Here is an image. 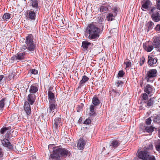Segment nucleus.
I'll use <instances>...</instances> for the list:
<instances>
[{"label":"nucleus","instance_id":"423d86ee","mask_svg":"<svg viewBox=\"0 0 160 160\" xmlns=\"http://www.w3.org/2000/svg\"><path fill=\"white\" fill-rule=\"evenodd\" d=\"M93 43L87 40L84 41L82 43L81 49L85 52L86 51L91 52V50L93 48Z\"/></svg>","mask_w":160,"mask_h":160},{"label":"nucleus","instance_id":"8fccbe9b","mask_svg":"<svg viewBox=\"0 0 160 160\" xmlns=\"http://www.w3.org/2000/svg\"><path fill=\"white\" fill-rule=\"evenodd\" d=\"M154 29L158 32H160V24L157 25L154 28Z\"/></svg>","mask_w":160,"mask_h":160},{"label":"nucleus","instance_id":"680f3d73","mask_svg":"<svg viewBox=\"0 0 160 160\" xmlns=\"http://www.w3.org/2000/svg\"><path fill=\"white\" fill-rule=\"evenodd\" d=\"M158 136L160 138V128H158Z\"/></svg>","mask_w":160,"mask_h":160},{"label":"nucleus","instance_id":"58836bf2","mask_svg":"<svg viewBox=\"0 0 160 160\" xmlns=\"http://www.w3.org/2000/svg\"><path fill=\"white\" fill-rule=\"evenodd\" d=\"M119 8L118 7L116 6L112 9V12L115 16H117V12H118V10Z\"/></svg>","mask_w":160,"mask_h":160},{"label":"nucleus","instance_id":"1a4fd4ad","mask_svg":"<svg viewBox=\"0 0 160 160\" xmlns=\"http://www.w3.org/2000/svg\"><path fill=\"white\" fill-rule=\"evenodd\" d=\"M61 125V118L59 117L56 118L53 122V128L54 133L58 132V128L60 127Z\"/></svg>","mask_w":160,"mask_h":160},{"label":"nucleus","instance_id":"79ce46f5","mask_svg":"<svg viewBox=\"0 0 160 160\" xmlns=\"http://www.w3.org/2000/svg\"><path fill=\"white\" fill-rule=\"evenodd\" d=\"M156 150L160 152V140H158L156 144Z\"/></svg>","mask_w":160,"mask_h":160},{"label":"nucleus","instance_id":"5fc2aeb1","mask_svg":"<svg viewBox=\"0 0 160 160\" xmlns=\"http://www.w3.org/2000/svg\"><path fill=\"white\" fill-rule=\"evenodd\" d=\"M8 78L9 79H11L14 78V74L13 72L10 73L8 76Z\"/></svg>","mask_w":160,"mask_h":160},{"label":"nucleus","instance_id":"6ab92c4d","mask_svg":"<svg viewBox=\"0 0 160 160\" xmlns=\"http://www.w3.org/2000/svg\"><path fill=\"white\" fill-rule=\"evenodd\" d=\"M152 20L155 22H158L160 20V15L157 11L153 12L151 15Z\"/></svg>","mask_w":160,"mask_h":160},{"label":"nucleus","instance_id":"0e129e2a","mask_svg":"<svg viewBox=\"0 0 160 160\" xmlns=\"http://www.w3.org/2000/svg\"><path fill=\"white\" fill-rule=\"evenodd\" d=\"M157 51L160 52V49H159Z\"/></svg>","mask_w":160,"mask_h":160},{"label":"nucleus","instance_id":"f704fd0d","mask_svg":"<svg viewBox=\"0 0 160 160\" xmlns=\"http://www.w3.org/2000/svg\"><path fill=\"white\" fill-rule=\"evenodd\" d=\"M154 25V23L152 21L149 22L147 24V27L148 28V31H149L150 30H151L152 28Z\"/></svg>","mask_w":160,"mask_h":160},{"label":"nucleus","instance_id":"7c9ffc66","mask_svg":"<svg viewBox=\"0 0 160 160\" xmlns=\"http://www.w3.org/2000/svg\"><path fill=\"white\" fill-rule=\"evenodd\" d=\"M154 128H155L152 126L146 127L144 130V132L149 133H152L154 131Z\"/></svg>","mask_w":160,"mask_h":160},{"label":"nucleus","instance_id":"4468645a","mask_svg":"<svg viewBox=\"0 0 160 160\" xmlns=\"http://www.w3.org/2000/svg\"><path fill=\"white\" fill-rule=\"evenodd\" d=\"M143 46L144 49L148 52H151L153 49L154 47L153 44H150L149 41L144 43Z\"/></svg>","mask_w":160,"mask_h":160},{"label":"nucleus","instance_id":"f257e3e1","mask_svg":"<svg viewBox=\"0 0 160 160\" xmlns=\"http://www.w3.org/2000/svg\"><path fill=\"white\" fill-rule=\"evenodd\" d=\"M101 29L98 25V23L93 22L88 24L86 29L85 32L88 38L91 40L95 41L98 39L100 36Z\"/></svg>","mask_w":160,"mask_h":160},{"label":"nucleus","instance_id":"bf43d9fd","mask_svg":"<svg viewBox=\"0 0 160 160\" xmlns=\"http://www.w3.org/2000/svg\"><path fill=\"white\" fill-rule=\"evenodd\" d=\"M143 81L142 80H141L140 81V86L141 87H142L143 84Z\"/></svg>","mask_w":160,"mask_h":160},{"label":"nucleus","instance_id":"3c124183","mask_svg":"<svg viewBox=\"0 0 160 160\" xmlns=\"http://www.w3.org/2000/svg\"><path fill=\"white\" fill-rule=\"evenodd\" d=\"M91 120L89 119H86L84 122V124H89L91 123Z\"/></svg>","mask_w":160,"mask_h":160},{"label":"nucleus","instance_id":"a18cd8bd","mask_svg":"<svg viewBox=\"0 0 160 160\" xmlns=\"http://www.w3.org/2000/svg\"><path fill=\"white\" fill-rule=\"evenodd\" d=\"M125 74V73L122 70L120 71L118 74V75L119 77L121 78L123 77L124 75Z\"/></svg>","mask_w":160,"mask_h":160},{"label":"nucleus","instance_id":"37998d69","mask_svg":"<svg viewBox=\"0 0 160 160\" xmlns=\"http://www.w3.org/2000/svg\"><path fill=\"white\" fill-rule=\"evenodd\" d=\"M146 93H144L142 94V99L144 101H146L148 98V96Z\"/></svg>","mask_w":160,"mask_h":160},{"label":"nucleus","instance_id":"2eb2a0df","mask_svg":"<svg viewBox=\"0 0 160 160\" xmlns=\"http://www.w3.org/2000/svg\"><path fill=\"white\" fill-rule=\"evenodd\" d=\"M152 44L154 48H157V50L160 49V37L156 36L154 39Z\"/></svg>","mask_w":160,"mask_h":160},{"label":"nucleus","instance_id":"49530a36","mask_svg":"<svg viewBox=\"0 0 160 160\" xmlns=\"http://www.w3.org/2000/svg\"><path fill=\"white\" fill-rule=\"evenodd\" d=\"M152 120L150 118H147L146 120V124L147 125H149L151 124Z\"/></svg>","mask_w":160,"mask_h":160},{"label":"nucleus","instance_id":"4c0bfd02","mask_svg":"<svg viewBox=\"0 0 160 160\" xmlns=\"http://www.w3.org/2000/svg\"><path fill=\"white\" fill-rule=\"evenodd\" d=\"M11 18L10 14L8 13H6L3 15L2 18L4 20L8 19Z\"/></svg>","mask_w":160,"mask_h":160},{"label":"nucleus","instance_id":"de8ad7c7","mask_svg":"<svg viewBox=\"0 0 160 160\" xmlns=\"http://www.w3.org/2000/svg\"><path fill=\"white\" fill-rule=\"evenodd\" d=\"M123 83V82L120 80H118L116 82V84L117 87H119L120 86H122Z\"/></svg>","mask_w":160,"mask_h":160},{"label":"nucleus","instance_id":"4d7b16f0","mask_svg":"<svg viewBox=\"0 0 160 160\" xmlns=\"http://www.w3.org/2000/svg\"><path fill=\"white\" fill-rule=\"evenodd\" d=\"M17 56L16 55H13V56H12L11 58V60H16L17 61Z\"/></svg>","mask_w":160,"mask_h":160},{"label":"nucleus","instance_id":"bb28decb","mask_svg":"<svg viewBox=\"0 0 160 160\" xmlns=\"http://www.w3.org/2000/svg\"><path fill=\"white\" fill-rule=\"evenodd\" d=\"M39 0H30V3L32 7H34L35 8H38L40 7L38 5Z\"/></svg>","mask_w":160,"mask_h":160},{"label":"nucleus","instance_id":"2f4dec72","mask_svg":"<svg viewBox=\"0 0 160 160\" xmlns=\"http://www.w3.org/2000/svg\"><path fill=\"white\" fill-rule=\"evenodd\" d=\"M116 16H115L114 14L111 13H109L106 17L107 20L109 21H112L114 19Z\"/></svg>","mask_w":160,"mask_h":160},{"label":"nucleus","instance_id":"c03bdc74","mask_svg":"<svg viewBox=\"0 0 160 160\" xmlns=\"http://www.w3.org/2000/svg\"><path fill=\"white\" fill-rule=\"evenodd\" d=\"M145 60V58L144 56H142L141 58L139 61L140 65V66H142V65L144 64Z\"/></svg>","mask_w":160,"mask_h":160},{"label":"nucleus","instance_id":"20e7f679","mask_svg":"<svg viewBox=\"0 0 160 160\" xmlns=\"http://www.w3.org/2000/svg\"><path fill=\"white\" fill-rule=\"evenodd\" d=\"M138 156L143 160H156L155 157L150 155L149 152L147 151H142L138 153Z\"/></svg>","mask_w":160,"mask_h":160},{"label":"nucleus","instance_id":"09e8293b","mask_svg":"<svg viewBox=\"0 0 160 160\" xmlns=\"http://www.w3.org/2000/svg\"><path fill=\"white\" fill-rule=\"evenodd\" d=\"M103 18L102 16H99L98 18V21L99 23H101L103 21Z\"/></svg>","mask_w":160,"mask_h":160},{"label":"nucleus","instance_id":"864d4df0","mask_svg":"<svg viewBox=\"0 0 160 160\" xmlns=\"http://www.w3.org/2000/svg\"><path fill=\"white\" fill-rule=\"evenodd\" d=\"M31 72L33 74H36L38 73V71L37 70L35 69H32L31 71Z\"/></svg>","mask_w":160,"mask_h":160},{"label":"nucleus","instance_id":"393cba45","mask_svg":"<svg viewBox=\"0 0 160 160\" xmlns=\"http://www.w3.org/2000/svg\"><path fill=\"white\" fill-rule=\"evenodd\" d=\"M38 86L36 85H31L29 88V91L30 93L34 94L37 92L38 90Z\"/></svg>","mask_w":160,"mask_h":160},{"label":"nucleus","instance_id":"e433bc0d","mask_svg":"<svg viewBox=\"0 0 160 160\" xmlns=\"http://www.w3.org/2000/svg\"><path fill=\"white\" fill-rule=\"evenodd\" d=\"M153 122L160 124V116L156 115L154 118Z\"/></svg>","mask_w":160,"mask_h":160},{"label":"nucleus","instance_id":"e2e57ef3","mask_svg":"<svg viewBox=\"0 0 160 160\" xmlns=\"http://www.w3.org/2000/svg\"><path fill=\"white\" fill-rule=\"evenodd\" d=\"M157 1L159 2V3L160 2V0H156Z\"/></svg>","mask_w":160,"mask_h":160},{"label":"nucleus","instance_id":"f03ea898","mask_svg":"<svg viewBox=\"0 0 160 160\" xmlns=\"http://www.w3.org/2000/svg\"><path fill=\"white\" fill-rule=\"evenodd\" d=\"M33 40L32 35L31 34H28L26 37L25 42L26 46L25 45L21 46L20 47V49L23 51L27 49L30 51H33L35 50L36 48V44L34 43Z\"/></svg>","mask_w":160,"mask_h":160},{"label":"nucleus","instance_id":"0eeeda50","mask_svg":"<svg viewBox=\"0 0 160 160\" xmlns=\"http://www.w3.org/2000/svg\"><path fill=\"white\" fill-rule=\"evenodd\" d=\"M32 8L30 10H28V11L27 18L29 20H33L36 18L37 12L40 10L41 7H38V8H35L34 7Z\"/></svg>","mask_w":160,"mask_h":160},{"label":"nucleus","instance_id":"603ef678","mask_svg":"<svg viewBox=\"0 0 160 160\" xmlns=\"http://www.w3.org/2000/svg\"><path fill=\"white\" fill-rule=\"evenodd\" d=\"M3 156V152L2 149L0 148V158L1 159H2Z\"/></svg>","mask_w":160,"mask_h":160},{"label":"nucleus","instance_id":"a211bd4d","mask_svg":"<svg viewBox=\"0 0 160 160\" xmlns=\"http://www.w3.org/2000/svg\"><path fill=\"white\" fill-rule=\"evenodd\" d=\"M157 60L156 58H154L153 57L149 55L148 57V62L149 65L152 66L154 64L157 63Z\"/></svg>","mask_w":160,"mask_h":160},{"label":"nucleus","instance_id":"c9c22d12","mask_svg":"<svg viewBox=\"0 0 160 160\" xmlns=\"http://www.w3.org/2000/svg\"><path fill=\"white\" fill-rule=\"evenodd\" d=\"M6 98H3L0 101V110L3 109L5 105V100Z\"/></svg>","mask_w":160,"mask_h":160},{"label":"nucleus","instance_id":"39448f33","mask_svg":"<svg viewBox=\"0 0 160 160\" xmlns=\"http://www.w3.org/2000/svg\"><path fill=\"white\" fill-rule=\"evenodd\" d=\"M157 71L156 69H150L147 72L145 79L148 82H153V78L156 77Z\"/></svg>","mask_w":160,"mask_h":160},{"label":"nucleus","instance_id":"412c9836","mask_svg":"<svg viewBox=\"0 0 160 160\" xmlns=\"http://www.w3.org/2000/svg\"><path fill=\"white\" fill-rule=\"evenodd\" d=\"M36 99V95L34 94L30 93L28 96L27 100L31 105H32Z\"/></svg>","mask_w":160,"mask_h":160},{"label":"nucleus","instance_id":"6e6d98bb","mask_svg":"<svg viewBox=\"0 0 160 160\" xmlns=\"http://www.w3.org/2000/svg\"><path fill=\"white\" fill-rule=\"evenodd\" d=\"M156 8L160 10V2L157 1L156 2Z\"/></svg>","mask_w":160,"mask_h":160},{"label":"nucleus","instance_id":"cd10ccee","mask_svg":"<svg viewBox=\"0 0 160 160\" xmlns=\"http://www.w3.org/2000/svg\"><path fill=\"white\" fill-rule=\"evenodd\" d=\"M110 94L113 97L119 96L120 94L119 92L114 90V89H112L111 91H110Z\"/></svg>","mask_w":160,"mask_h":160},{"label":"nucleus","instance_id":"ddd939ff","mask_svg":"<svg viewBox=\"0 0 160 160\" xmlns=\"http://www.w3.org/2000/svg\"><path fill=\"white\" fill-rule=\"evenodd\" d=\"M154 89L153 87L149 84H147L144 88V92L151 96Z\"/></svg>","mask_w":160,"mask_h":160},{"label":"nucleus","instance_id":"473e14b6","mask_svg":"<svg viewBox=\"0 0 160 160\" xmlns=\"http://www.w3.org/2000/svg\"><path fill=\"white\" fill-rule=\"evenodd\" d=\"M92 102L95 106H98L100 103V101L97 97H94L93 98Z\"/></svg>","mask_w":160,"mask_h":160},{"label":"nucleus","instance_id":"c85d7f7f","mask_svg":"<svg viewBox=\"0 0 160 160\" xmlns=\"http://www.w3.org/2000/svg\"><path fill=\"white\" fill-rule=\"evenodd\" d=\"M154 98H150L148 101H144V102L147 104V106L149 107L153 105L154 103Z\"/></svg>","mask_w":160,"mask_h":160},{"label":"nucleus","instance_id":"a19ab883","mask_svg":"<svg viewBox=\"0 0 160 160\" xmlns=\"http://www.w3.org/2000/svg\"><path fill=\"white\" fill-rule=\"evenodd\" d=\"M146 149L148 150H151L153 148V145L152 143H149L145 147Z\"/></svg>","mask_w":160,"mask_h":160},{"label":"nucleus","instance_id":"b1692460","mask_svg":"<svg viewBox=\"0 0 160 160\" xmlns=\"http://www.w3.org/2000/svg\"><path fill=\"white\" fill-rule=\"evenodd\" d=\"M85 144V140L80 138L77 144L78 148L80 150L84 148Z\"/></svg>","mask_w":160,"mask_h":160},{"label":"nucleus","instance_id":"4be33fe9","mask_svg":"<svg viewBox=\"0 0 160 160\" xmlns=\"http://www.w3.org/2000/svg\"><path fill=\"white\" fill-rule=\"evenodd\" d=\"M120 144V142L119 140H114L111 142L110 147L112 149H114L117 148Z\"/></svg>","mask_w":160,"mask_h":160},{"label":"nucleus","instance_id":"052dcab7","mask_svg":"<svg viewBox=\"0 0 160 160\" xmlns=\"http://www.w3.org/2000/svg\"><path fill=\"white\" fill-rule=\"evenodd\" d=\"M4 76L3 75H0V82L2 80V78H4Z\"/></svg>","mask_w":160,"mask_h":160},{"label":"nucleus","instance_id":"f3484780","mask_svg":"<svg viewBox=\"0 0 160 160\" xmlns=\"http://www.w3.org/2000/svg\"><path fill=\"white\" fill-rule=\"evenodd\" d=\"M142 9L143 11H145L144 9H148L151 4V2L149 0H143L141 2Z\"/></svg>","mask_w":160,"mask_h":160},{"label":"nucleus","instance_id":"9d476101","mask_svg":"<svg viewBox=\"0 0 160 160\" xmlns=\"http://www.w3.org/2000/svg\"><path fill=\"white\" fill-rule=\"evenodd\" d=\"M10 139L4 138L1 140L3 145L7 147L9 150H12L13 149V145L10 143L9 140Z\"/></svg>","mask_w":160,"mask_h":160},{"label":"nucleus","instance_id":"13d9d810","mask_svg":"<svg viewBox=\"0 0 160 160\" xmlns=\"http://www.w3.org/2000/svg\"><path fill=\"white\" fill-rule=\"evenodd\" d=\"M156 8L155 7H152V9H151V10H150V13H153V12H154V11L156 10Z\"/></svg>","mask_w":160,"mask_h":160},{"label":"nucleus","instance_id":"a878e982","mask_svg":"<svg viewBox=\"0 0 160 160\" xmlns=\"http://www.w3.org/2000/svg\"><path fill=\"white\" fill-rule=\"evenodd\" d=\"M17 61L24 59L26 53L25 52H18L16 54Z\"/></svg>","mask_w":160,"mask_h":160},{"label":"nucleus","instance_id":"9b49d317","mask_svg":"<svg viewBox=\"0 0 160 160\" xmlns=\"http://www.w3.org/2000/svg\"><path fill=\"white\" fill-rule=\"evenodd\" d=\"M111 9V6L106 3L102 4L99 8L100 11L103 13L108 12Z\"/></svg>","mask_w":160,"mask_h":160},{"label":"nucleus","instance_id":"5701e85b","mask_svg":"<svg viewBox=\"0 0 160 160\" xmlns=\"http://www.w3.org/2000/svg\"><path fill=\"white\" fill-rule=\"evenodd\" d=\"M89 80V78L85 75L82 76V79L80 81L79 84L78 88L82 87L84 84Z\"/></svg>","mask_w":160,"mask_h":160},{"label":"nucleus","instance_id":"7ed1b4c3","mask_svg":"<svg viewBox=\"0 0 160 160\" xmlns=\"http://www.w3.org/2000/svg\"><path fill=\"white\" fill-rule=\"evenodd\" d=\"M58 147L59 146H56L54 144H50L48 145V148L50 152H52V153L50 155V158L54 160H60V156L59 155H57V152H56V150H57V149H58Z\"/></svg>","mask_w":160,"mask_h":160},{"label":"nucleus","instance_id":"f8f14e48","mask_svg":"<svg viewBox=\"0 0 160 160\" xmlns=\"http://www.w3.org/2000/svg\"><path fill=\"white\" fill-rule=\"evenodd\" d=\"M53 88L52 87H50L48 89V94L49 99V101H55V96L53 92Z\"/></svg>","mask_w":160,"mask_h":160},{"label":"nucleus","instance_id":"72a5a7b5","mask_svg":"<svg viewBox=\"0 0 160 160\" xmlns=\"http://www.w3.org/2000/svg\"><path fill=\"white\" fill-rule=\"evenodd\" d=\"M95 107L94 106L92 105L90 106V109L91 112L89 113V114L91 116H95L96 114L94 111Z\"/></svg>","mask_w":160,"mask_h":160},{"label":"nucleus","instance_id":"dca6fc26","mask_svg":"<svg viewBox=\"0 0 160 160\" xmlns=\"http://www.w3.org/2000/svg\"><path fill=\"white\" fill-rule=\"evenodd\" d=\"M49 107L48 112L49 113L53 112L54 111L57 109V105L55 101H49Z\"/></svg>","mask_w":160,"mask_h":160},{"label":"nucleus","instance_id":"aec40b11","mask_svg":"<svg viewBox=\"0 0 160 160\" xmlns=\"http://www.w3.org/2000/svg\"><path fill=\"white\" fill-rule=\"evenodd\" d=\"M30 104L28 102L26 101L24 106V110L28 116L30 115L31 113V107Z\"/></svg>","mask_w":160,"mask_h":160},{"label":"nucleus","instance_id":"6e6552de","mask_svg":"<svg viewBox=\"0 0 160 160\" xmlns=\"http://www.w3.org/2000/svg\"><path fill=\"white\" fill-rule=\"evenodd\" d=\"M13 132V131H12L11 127L8 126L2 128L1 129L0 132L1 134H4L7 132L6 133L4 136V138L10 139L12 136L11 134V132Z\"/></svg>","mask_w":160,"mask_h":160},{"label":"nucleus","instance_id":"ea45409f","mask_svg":"<svg viewBox=\"0 0 160 160\" xmlns=\"http://www.w3.org/2000/svg\"><path fill=\"white\" fill-rule=\"evenodd\" d=\"M84 105L83 104L81 103L80 105H78L77 108V110L78 112H80L82 111L83 107Z\"/></svg>","mask_w":160,"mask_h":160},{"label":"nucleus","instance_id":"c756f323","mask_svg":"<svg viewBox=\"0 0 160 160\" xmlns=\"http://www.w3.org/2000/svg\"><path fill=\"white\" fill-rule=\"evenodd\" d=\"M124 64L126 65L125 68L126 70H128L132 66V62L127 58L124 61Z\"/></svg>","mask_w":160,"mask_h":160}]
</instances>
